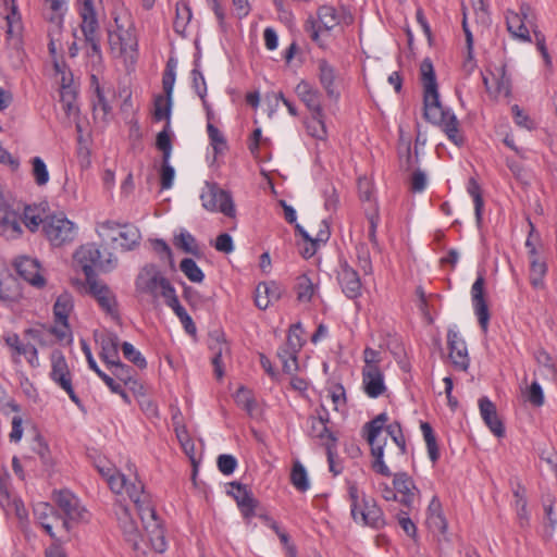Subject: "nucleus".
Returning <instances> with one entry per match:
<instances>
[{"instance_id": "1", "label": "nucleus", "mask_w": 557, "mask_h": 557, "mask_svg": "<svg viewBox=\"0 0 557 557\" xmlns=\"http://www.w3.org/2000/svg\"><path fill=\"white\" fill-rule=\"evenodd\" d=\"M127 470L128 473L110 468L99 469L114 494H125L134 503L151 548L157 553H163L166 549L164 530L157 517L150 494L145 491L143 482L138 479L135 466H128Z\"/></svg>"}, {"instance_id": "2", "label": "nucleus", "mask_w": 557, "mask_h": 557, "mask_svg": "<svg viewBox=\"0 0 557 557\" xmlns=\"http://www.w3.org/2000/svg\"><path fill=\"white\" fill-rule=\"evenodd\" d=\"M74 259L85 274L89 294L107 314L117 321L120 314L116 297L106 283L97 278L95 273V269L111 272L117 265V258L110 251H101L95 243H88L75 251Z\"/></svg>"}, {"instance_id": "3", "label": "nucleus", "mask_w": 557, "mask_h": 557, "mask_svg": "<svg viewBox=\"0 0 557 557\" xmlns=\"http://www.w3.org/2000/svg\"><path fill=\"white\" fill-rule=\"evenodd\" d=\"M420 74L423 85L424 119L441 126L448 139L456 146H462L465 138L459 132V121L450 110L444 109L441 103L436 75L430 59H424L421 62Z\"/></svg>"}, {"instance_id": "4", "label": "nucleus", "mask_w": 557, "mask_h": 557, "mask_svg": "<svg viewBox=\"0 0 557 557\" xmlns=\"http://www.w3.org/2000/svg\"><path fill=\"white\" fill-rule=\"evenodd\" d=\"M387 421V413L382 412L371 421L367 422L363 426L366 440L371 447V455L373 457L372 469L383 476H391L392 472L383 459L386 440L384 438L381 441L380 435L382 434L383 430L386 431L392 440H397V436L403 434L401 425L399 422L394 421L393 423L386 425Z\"/></svg>"}, {"instance_id": "5", "label": "nucleus", "mask_w": 557, "mask_h": 557, "mask_svg": "<svg viewBox=\"0 0 557 557\" xmlns=\"http://www.w3.org/2000/svg\"><path fill=\"white\" fill-rule=\"evenodd\" d=\"M348 499L351 518L356 523L374 530H380L386 524L384 513L375 499L359 491L354 482H348Z\"/></svg>"}, {"instance_id": "6", "label": "nucleus", "mask_w": 557, "mask_h": 557, "mask_svg": "<svg viewBox=\"0 0 557 557\" xmlns=\"http://www.w3.org/2000/svg\"><path fill=\"white\" fill-rule=\"evenodd\" d=\"M96 231L103 242L110 243L114 249L123 252L136 249L141 240L139 228L131 223L120 224L108 220L98 223Z\"/></svg>"}, {"instance_id": "7", "label": "nucleus", "mask_w": 557, "mask_h": 557, "mask_svg": "<svg viewBox=\"0 0 557 557\" xmlns=\"http://www.w3.org/2000/svg\"><path fill=\"white\" fill-rule=\"evenodd\" d=\"M115 28L109 32V45L112 52L124 58L125 61H135L137 57L138 39L136 28L132 21H121L114 17Z\"/></svg>"}, {"instance_id": "8", "label": "nucleus", "mask_w": 557, "mask_h": 557, "mask_svg": "<svg viewBox=\"0 0 557 557\" xmlns=\"http://www.w3.org/2000/svg\"><path fill=\"white\" fill-rule=\"evenodd\" d=\"M135 288L139 294H146L158 300H165L174 290L171 282L158 270L154 264H146L135 280Z\"/></svg>"}, {"instance_id": "9", "label": "nucleus", "mask_w": 557, "mask_h": 557, "mask_svg": "<svg viewBox=\"0 0 557 557\" xmlns=\"http://www.w3.org/2000/svg\"><path fill=\"white\" fill-rule=\"evenodd\" d=\"M78 13L82 18L81 30L86 45L89 47L88 55L100 57L99 22L95 8V0H78Z\"/></svg>"}, {"instance_id": "10", "label": "nucleus", "mask_w": 557, "mask_h": 557, "mask_svg": "<svg viewBox=\"0 0 557 557\" xmlns=\"http://www.w3.org/2000/svg\"><path fill=\"white\" fill-rule=\"evenodd\" d=\"M50 361L51 371L49 376L51 381L62 388L78 408H82V400L74 391L73 374L62 351L53 350L50 356Z\"/></svg>"}, {"instance_id": "11", "label": "nucleus", "mask_w": 557, "mask_h": 557, "mask_svg": "<svg viewBox=\"0 0 557 557\" xmlns=\"http://www.w3.org/2000/svg\"><path fill=\"white\" fill-rule=\"evenodd\" d=\"M507 30L513 38L524 42H532V37L527 24L534 26L535 14L531 5L523 2L519 7V11L507 10L505 13Z\"/></svg>"}, {"instance_id": "12", "label": "nucleus", "mask_w": 557, "mask_h": 557, "mask_svg": "<svg viewBox=\"0 0 557 557\" xmlns=\"http://www.w3.org/2000/svg\"><path fill=\"white\" fill-rule=\"evenodd\" d=\"M200 199L202 207L208 211L221 212L228 218H234L236 214L231 194L220 188L215 183H206Z\"/></svg>"}, {"instance_id": "13", "label": "nucleus", "mask_w": 557, "mask_h": 557, "mask_svg": "<svg viewBox=\"0 0 557 557\" xmlns=\"http://www.w3.org/2000/svg\"><path fill=\"white\" fill-rule=\"evenodd\" d=\"M44 232L51 245L59 247L74 240L76 226L64 215H50L45 219Z\"/></svg>"}, {"instance_id": "14", "label": "nucleus", "mask_w": 557, "mask_h": 557, "mask_svg": "<svg viewBox=\"0 0 557 557\" xmlns=\"http://www.w3.org/2000/svg\"><path fill=\"white\" fill-rule=\"evenodd\" d=\"M34 516L40 527L49 534L51 539H55L57 534L53 531L58 529L60 533L69 534L71 524L67 519L63 518L59 511L49 503H38L34 507Z\"/></svg>"}, {"instance_id": "15", "label": "nucleus", "mask_w": 557, "mask_h": 557, "mask_svg": "<svg viewBox=\"0 0 557 557\" xmlns=\"http://www.w3.org/2000/svg\"><path fill=\"white\" fill-rule=\"evenodd\" d=\"M310 429L309 435L312 438H317L326 449V455H332V449H336L337 438L330 431L327 424L330 422V414L327 409L321 405L317 409V417H310Z\"/></svg>"}, {"instance_id": "16", "label": "nucleus", "mask_w": 557, "mask_h": 557, "mask_svg": "<svg viewBox=\"0 0 557 557\" xmlns=\"http://www.w3.org/2000/svg\"><path fill=\"white\" fill-rule=\"evenodd\" d=\"M208 347L211 351V362L215 376L222 379L224 375L225 361L230 358L231 348L222 330H214L209 333Z\"/></svg>"}, {"instance_id": "17", "label": "nucleus", "mask_w": 557, "mask_h": 557, "mask_svg": "<svg viewBox=\"0 0 557 557\" xmlns=\"http://www.w3.org/2000/svg\"><path fill=\"white\" fill-rule=\"evenodd\" d=\"M114 512L117 519V523L122 533L125 537V541L129 544L133 550L137 552L139 549V542L141 535L139 533L136 521L134 520L131 510L127 506L122 504L121 502L114 505Z\"/></svg>"}, {"instance_id": "18", "label": "nucleus", "mask_w": 557, "mask_h": 557, "mask_svg": "<svg viewBox=\"0 0 557 557\" xmlns=\"http://www.w3.org/2000/svg\"><path fill=\"white\" fill-rule=\"evenodd\" d=\"M52 500L63 512V518L71 520H84L86 510L79 499L70 490L53 491Z\"/></svg>"}, {"instance_id": "19", "label": "nucleus", "mask_w": 557, "mask_h": 557, "mask_svg": "<svg viewBox=\"0 0 557 557\" xmlns=\"http://www.w3.org/2000/svg\"><path fill=\"white\" fill-rule=\"evenodd\" d=\"M13 265L18 275L32 286L36 288H42L46 286L47 281L37 259L21 256L14 260Z\"/></svg>"}, {"instance_id": "20", "label": "nucleus", "mask_w": 557, "mask_h": 557, "mask_svg": "<svg viewBox=\"0 0 557 557\" xmlns=\"http://www.w3.org/2000/svg\"><path fill=\"white\" fill-rule=\"evenodd\" d=\"M485 278L482 273H479L476 280L471 287V300L474 313L478 318L479 324L484 333L487 332L490 322V310L484 293Z\"/></svg>"}, {"instance_id": "21", "label": "nucleus", "mask_w": 557, "mask_h": 557, "mask_svg": "<svg viewBox=\"0 0 557 557\" xmlns=\"http://www.w3.org/2000/svg\"><path fill=\"white\" fill-rule=\"evenodd\" d=\"M447 345L449 349V359L454 367L460 371H467L470 364V358L466 342L458 331L453 329L448 330Z\"/></svg>"}, {"instance_id": "22", "label": "nucleus", "mask_w": 557, "mask_h": 557, "mask_svg": "<svg viewBox=\"0 0 557 557\" xmlns=\"http://www.w3.org/2000/svg\"><path fill=\"white\" fill-rule=\"evenodd\" d=\"M337 281L347 298L357 299L361 295L359 274L346 261L339 263Z\"/></svg>"}, {"instance_id": "23", "label": "nucleus", "mask_w": 557, "mask_h": 557, "mask_svg": "<svg viewBox=\"0 0 557 557\" xmlns=\"http://www.w3.org/2000/svg\"><path fill=\"white\" fill-rule=\"evenodd\" d=\"M362 386L364 393L371 398H377L385 393L384 374L380 367H363Z\"/></svg>"}, {"instance_id": "24", "label": "nucleus", "mask_w": 557, "mask_h": 557, "mask_svg": "<svg viewBox=\"0 0 557 557\" xmlns=\"http://www.w3.org/2000/svg\"><path fill=\"white\" fill-rule=\"evenodd\" d=\"M5 345L11 349L12 357L24 356L32 367L39 366L38 350L30 344H24L16 333H8L3 337Z\"/></svg>"}, {"instance_id": "25", "label": "nucleus", "mask_w": 557, "mask_h": 557, "mask_svg": "<svg viewBox=\"0 0 557 557\" xmlns=\"http://www.w3.org/2000/svg\"><path fill=\"white\" fill-rule=\"evenodd\" d=\"M393 485L397 495H400L398 502L408 508L412 507L416 497L419 495V490L412 478L406 472H397L394 474Z\"/></svg>"}, {"instance_id": "26", "label": "nucleus", "mask_w": 557, "mask_h": 557, "mask_svg": "<svg viewBox=\"0 0 557 557\" xmlns=\"http://www.w3.org/2000/svg\"><path fill=\"white\" fill-rule=\"evenodd\" d=\"M232 491L230 492L235 498L243 517L246 520L252 518L256 512L258 500L252 496V493L239 482L230 483Z\"/></svg>"}, {"instance_id": "27", "label": "nucleus", "mask_w": 557, "mask_h": 557, "mask_svg": "<svg viewBox=\"0 0 557 557\" xmlns=\"http://www.w3.org/2000/svg\"><path fill=\"white\" fill-rule=\"evenodd\" d=\"M479 408L481 417L491 432L497 437H503L505 435V428L498 417L494 403L487 397H482L479 399Z\"/></svg>"}, {"instance_id": "28", "label": "nucleus", "mask_w": 557, "mask_h": 557, "mask_svg": "<svg viewBox=\"0 0 557 557\" xmlns=\"http://www.w3.org/2000/svg\"><path fill=\"white\" fill-rule=\"evenodd\" d=\"M510 487L513 495V507L521 527L529 524L530 513L528 510L527 488L518 478L511 479Z\"/></svg>"}, {"instance_id": "29", "label": "nucleus", "mask_w": 557, "mask_h": 557, "mask_svg": "<svg viewBox=\"0 0 557 557\" xmlns=\"http://www.w3.org/2000/svg\"><path fill=\"white\" fill-rule=\"evenodd\" d=\"M282 296V288L275 282L259 283L255 290V304L261 309L265 310L272 304L277 301Z\"/></svg>"}, {"instance_id": "30", "label": "nucleus", "mask_w": 557, "mask_h": 557, "mask_svg": "<svg viewBox=\"0 0 557 557\" xmlns=\"http://www.w3.org/2000/svg\"><path fill=\"white\" fill-rule=\"evenodd\" d=\"M0 233L7 239H16L23 234L22 216L10 207L0 216Z\"/></svg>"}, {"instance_id": "31", "label": "nucleus", "mask_w": 557, "mask_h": 557, "mask_svg": "<svg viewBox=\"0 0 557 557\" xmlns=\"http://www.w3.org/2000/svg\"><path fill=\"white\" fill-rule=\"evenodd\" d=\"M299 99L305 103L311 114L321 116L323 108L321 106V94L318 89L313 88L309 83L301 81L295 89Z\"/></svg>"}, {"instance_id": "32", "label": "nucleus", "mask_w": 557, "mask_h": 557, "mask_svg": "<svg viewBox=\"0 0 557 557\" xmlns=\"http://www.w3.org/2000/svg\"><path fill=\"white\" fill-rule=\"evenodd\" d=\"M529 259V280L534 289H545V276L548 272L546 258L543 255L532 252Z\"/></svg>"}, {"instance_id": "33", "label": "nucleus", "mask_w": 557, "mask_h": 557, "mask_svg": "<svg viewBox=\"0 0 557 557\" xmlns=\"http://www.w3.org/2000/svg\"><path fill=\"white\" fill-rule=\"evenodd\" d=\"M319 81L329 98L337 101L341 94L335 85L336 71L326 60H319Z\"/></svg>"}, {"instance_id": "34", "label": "nucleus", "mask_w": 557, "mask_h": 557, "mask_svg": "<svg viewBox=\"0 0 557 557\" xmlns=\"http://www.w3.org/2000/svg\"><path fill=\"white\" fill-rule=\"evenodd\" d=\"M119 345L120 341L115 333H103L100 336V358L108 366H112L120 361L119 358Z\"/></svg>"}, {"instance_id": "35", "label": "nucleus", "mask_w": 557, "mask_h": 557, "mask_svg": "<svg viewBox=\"0 0 557 557\" xmlns=\"http://www.w3.org/2000/svg\"><path fill=\"white\" fill-rule=\"evenodd\" d=\"M90 81L91 86L94 87V95L91 99L94 114L95 116L106 119L108 114L111 112V107L107 100L103 88L99 84L97 76L91 75Z\"/></svg>"}, {"instance_id": "36", "label": "nucleus", "mask_w": 557, "mask_h": 557, "mask_svg": "<svg viewBox=\"0 0 557 557\" xmlns=\"http://www.w3.org/2000/svg\"><path fill=\"white\" fill-rule=\"evenodd\" d=\"M318 18L323 27L327 30L333 29L337 26L342 21L345 23H350L352 21V16H344L341 15L337 10L332 5H321L318 9Z\"/></svg>"}, {"instance_id": "37", "label": "nucleus", "mask_w": 557, "mask_h": 557, "mask_svg": "<svg viewBox=\"0 0 557 557\" xmlns=\"http://www.w3.org/2000/svg\"><path fill=\"white\" fill-rule=\"evenodd\" d=\"M7 21V37L10 39H17L20 40L23 34V22L22 16L18 12L17 4L15 3V0H12L10 11L5 16Z\"/></svg>"}, {"instance_id": "38", "label": "nucleus", "mask_w": 557, "mask_h": 557, "mask_svg": "<svg viewBox=\"0 0 557 557\" xmlns=\"http://www.w3.org/2000/svg\"><path fill=\"white\" fill-rule=\"evenodd\" d=\"M73 309L72 297L64 293L61 294L53 306V314L55 322L69 330V315Z\"/></svg>"}, {"instance_id": "39", "label": "nucleus", "mask_w": 557, "mask_h": 557, "mask_svg": "<svg viewBox=\"0 0 557 557\" xmlns=\"http://www.w3.org/2000/svg\"><path fill=\"white\" fill-rule=\"evenodd\" d=\"M191 9L187 2L181 1L175 7L174 30L184 36L188 24L191 21Z\"/></svg>"}, {"instance_id": "40", "label": "nucleus", "mask_w": 557, "mask_h": 557, "mask_svg": "<svg viewBox=\"0 0 557 557\" xmlns=\"http://www.w3.org/2000/svg\"><path fill=\"white\" fill-rule=\"evenodd\" d=\"M198 67H199V61L196 60L195 61V67L191 71L193 88H194L195 92L199 96V98L201 99L202 106L207 110L208 117H210V114H211L210 106H209V103H208V101L206 99V97H207V84H206V79L203 77V74L200 72V70Z\"/></svg>"}, {"instance_id": "41", "label": "nucleus", "mask_w": 557, "mask_h": 557, "mask_svg": "<svg viewBox=\"0 0 557 557\" xmlns=\"http://www.w3.org/2000/svg\"><path fill=\"white\" fill-rule=\"evenodd\" d=\"M172 110V97L168 95H157L153 100V119L156 121L165 120L170 124Z\"/></svg>"}, {"instance_id": "42", "label": "nucleus", "mask_w": 557, "mask_h": 557, "mask_svg": "<svg viewBox=\"0 0 557 557\" xmlns=\"http://www.w3.org/2000/svg\"><path fill=\"white\" fill-rule=\"evenodd\" d=\"M420 428H421V432L423 434V438L426 444L428 455H429L431 461L433 462V465H435L437 462V460L440 459V450H438V446L436 443V436L434 434V431H433L431 424L428 422H421Z\"/></svg>"}, {"instance_id": "43", "label": "nucleus", "mask_w": 557, "mask_h": 557, "mask_svg": "<svg viewBox=\"0 0 557 557\" xmlns=\"http://www.w3.org/2000/svg\"><path fill=\"white\" fill-rule=\"evenodd\" d=\"M467 190L473 199L475 220L478 225H480L482 223L484 201L482 197L481 187L475 178L471 177L469 180Z\"/></svg>"}, {"instance_id": "44", "label": "nucleus", "mask_w": 557, "mask_h": 557, "mask_svg": "<svg viewBox=\"0 0 557 557\" xmlns=\"http://www.w3.org/2000/svg\"><path fill=\"white\" fill-rule=\"evenodd\" d=\"M22 223L32 232L38 231L40 224L44 225L45 220L41 216V211L37 206H26L24 208Z\"/></svg>"}, {"instance_id": "45", "label": "nucleus", "mask_w": 557, "mask_h": 557, "mask_svg": "<svg viewBox=\"0 0 557 557\" xmlns=\"http://www.w3.org/2000/svg\"><path fill=\"white\" fill-rule=\"evenodd\" d=\"M330 227L325 220L320 222V228L314 237V240L311 242L305 249L301 251V255L305 259L311 258L318 249L319 244H325L330 238Z\"/></svg>"}, {"instance_id": "46", "label": "nucleus", "mask_w": 557, "mask_h": 557, "mask_svg": "<svg viewBox=\"0 0 557 557\" xmlns=\"http://www.w3.org/2000/svg\"><path fill=\"white\" fill-rule=\"evenodd\" d=\"M297 300L309 302L314 294V284L306 274L297 277L296 286Z\"/></svg>"}, {"instance_id": "47", "label": "nucleus", "mask_w": 557, "mask_h": 557, "mask_svg": "<svg viewBox=\"0 0 557 557\" xmlns=\"http://www.w3.org/2000/svg\"><path fill=\"white\" fill-rule=\"evenodd\" d=\"M174 245L186 253L194 256L200 253L196 238L187 231H182L174 237Z\"/></svg>"}, {"instance_id": "48", "label": "nucleus", "mask_w": 557, "mask_h": 557, "mask_svg": "<svg viewBox=\"0 0 557 557\" xmlns=\"http://www.w3.org/2000/svg\"><path fill=\"white\" fill-rule=\"evenodd\" d=\"M308 134L313 138L323 140L327 136L326 126L324 122V112H321V116L311 114V117L306 123Z\"/></svg>"}, {"instance_id": "49", "label": "nucleus", "mask_w": 557, "mask_h": 557, "mask_svg": "<svg viewBox=\"0 0 557 557\" xmlns=\"http://www.w3.org/2000/svg\"><path fill=\"white\" fill-rule=\"evenodd\" d=\"M290 482L299 492H306L310 486L307 471L299 461H296L292 468Z\"/></svg>"}, {"instance_id": "50", "label": "nucleus", "mask_w": 557, "mask_h": 557, "mask_svg": "<svg viewBox=\"0 0 557 557\" xmlns=\"http://www.w3.org/2000/svg\"><path fill=\"white\" fill-rule=\"evenodd\" d=\"M180 269L193 283H201L205 278L202 270L198 267L195 260L190 258L183 259L181 261Z\"/></svg>"}, {"instance_id": "51", "label": "nucleus", "mask_w": 557, "mask_h": 557, "mask_svg": "<svg viewBox=\"0 0 557 557\" xmlns=\"http://www.w3.org/2000/svg\"><path fill=\"white\" fill-rule=\"evenodd\" d=\"M236 404L242 407L248 414H252L256 408V400L251 394V391L240 386L234 395Z\"/></svg>"}, {"instance_id": "52", "label": "nucleus", "mask_w": 557, "mask_h": 557, "mask_svg": "<svg viewBox=\"0 0 557 557\" xmlns=\"http://www.w3.org/2000/svg\"><path fill=\"white\" fill-rule=\"evenodd\" d=\"M32 174L38 186H44L49 182V172L46 163L40 157H34L32 159Z\"/></svg>"}, {"instance_id": "53", "label": "nucleus", "mask_w": 557, "mask_h": 557, "mask_svg": "<svg viewBox=\"0 0 557 557\" xmlns=\"http://www.w3.org/2000/svg\"><path fill=\"white\" fill-rule=\"evenodd\" d=\"M156 146L162 152V159L166 160L171 158L172 141L170 137V124H165L163 131L157 135Z\"/></svg>"}, {"instance_id": "54", "label": "nucleus", "mask_w": 557, "mask_h": 557, "mask_svg": "<svg viewBox=\"0 0 557 557\" xmlns=\"http://www.w3.org/2000/svg\"><path fill=\"white\" fill-rule=\"evenodd\" d=\"M21 293L14 280L9 278L5 281L0 280V300L15 301L18 299Z\"/></svg>"}, {"instance_id": "55", "label": "nucleus", "mask_w": 557, "mask_h": 557, "mask_svg": "<svg viewBox=\"0 0 557 557\" xmlns=\"http://www.w3.org/2000/svg\"><path fill=\"white\" fill-rule=\"evenodd\" d=\"M304 330L300 322H297L295 324H292L288 334H287V341L285 343L286 346L292 347L293 349H297L300 351L301 347L304 346V338H302Z\"/></svg>"}, {"instance_id": "56", "label": "nucleus", "mask_w": 557, "mask_h": 557, "mask_svg": "<svg viewBox=\"0 0 557 557\" xmlns=\"http://www.w3.org/2000/svg\"><path fill=\"white\" fill-rule=\"evenodd\" d=\"M121 348H122L124 357L128 361L133 362L135 366H137L140 369L146 368V366H147L146 359L144 358L141 352L139 350H137L131 343L124 342L121 345Z\"/></svg>"}, {"instance_id": "57", "label": "nucleus", "mask_w": 557, "mask_h": 557, "mask_svg": "<svg viewBox=\"0 0 557 557\" xmlns=\"http://www.w3.org/2000/svg\"><path fill=\"white\" fill-rule=\"evenodd\" d=\"M175 176L174 168L170 164V159H162L160 169V184L161 189H170L173 185Z\"/></svg>"}, {"instance_id": "58", "label": "nucleus", "mask_w": 557, "mask_h": 557, "mask_svg": "<svg viewBox=\"0 0 557 557\" xmlns=\"http://www.w3.org/2000/svg\"><path fill=\"white\" fill-rule=\"evenodd\" d=\"M61 103L65 113L71 116L78 113V108L75 104V94L70 88L63 86L61 91Z\"/></svg>"}, {"instance_id": "59", "label": "nucleus", "mask_w": 557, "mask_h": 557, "mask_svg": "<svg viewBox=\"0 0 557 557\" xmlns=\"http://www.w3.org/2000/svg\"><path fill=\"white\" fill-rule=\"evenodd\" d=\"M511 112L513 121L518 126L529 131L535 128V124L532 119L518 104H513L511 107Z\"/></svg>"}, {"instance_id": "60", "label": "nucleus", "mask_w": 557, "mask_h": 557, "mask_svg": "<svg viewBox=\"0 0 557 557\" xmlns=\"http://www.w3.org/2000/svg\"><path fill=\"white\" fill-rule=\"evenodd\" d=\"M109 368L112 369V374L124 384H128L133 381L134 370L121 361H117Z\"/></svg>"}, {"instance_id": "61", "label": "nucleus", "mask_w": 557, "mask_h": 557, "mask_svg": "<svg viewBox=\"0 0 557 557\" xmlns=\"http://www.w3.org/2000/svg\"><path fill=\"white\" fill-rule=\"evenodd\" d=\"M218 469L225 475L232 474L236 467L237 460L233 455L223 454L218 457Z\"/></svg>"}, {"instance_id": "62", "label": "nucleus", "mask_w": 557, "mask_h": 557, "mask_svg": "<svg viewBox=\"0 0 557 557\" xmlns=\"http://www.w3.org/2000/svg\"><path fill=\"white\" fill-rule=\"evenodd\" d=\"M527 399L535 407L544 404V393L539 382L534 381L527 389Z\"/></svg>"}, {"instance_id": "63", "label": "nucleus", "mask_w": 557, "mask_h": 557, "mask_svg": "<svg viewBox=\"0 0 557 557\" xmlns=\"http://www.w3.org/2000/svg\"><path fill=\"white\" fill-rule=\"evenodd\" d=\"M543 508L545 513V519L547 521V527L550 530V533L555 531L557 525V518L554 511V498L552 496H547L543 500Z\"/></svg>"}, {"instance_id": "64", "label": "nucleus", "mask_w": 557, "mask_h": 557, "mask_svg": "<svg viewBox=\"0 0 557 557\" xmlns=\"http://www.w3.org/2000/svg\"><path fill=\"white\" fill-rule=\"evenodd\" d=\"M498 78H497V87L496 92L503 94L504 96H509L511 91V82L510 77L506 73V65H502L498 70Z\"/></svg>"}]
</instances>
